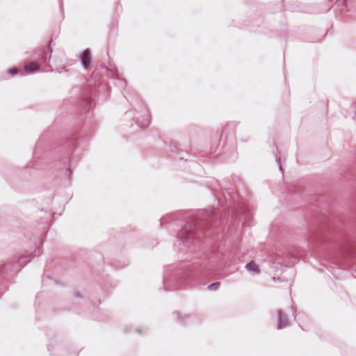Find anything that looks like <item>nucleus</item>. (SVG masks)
Here are the masks:
<instances>
[{
  "instance_id": "f257e3e1",
  "label": "nucleus",
  "mask_w": 356,
  "mask_h": 356,
  "mask_svg": "<svg viewBox=\"0 0 356 356\" xmlns=\"http://www.w3.org/2000/svg\"><path fill=\"white\" fill-rule=\"evenodd\" d=\"M39 70V65L35 62H30L25 64L24 70L26 73H32Z\"/></svg>"
},
{
  "instance_id": "f03ea898",
  "label": "nucleus",
  "mask_w": 356,
  "mask_h": 356,
  "mask_svg": "<svg viewBox=\"0 0 356 356\" xmlns=\"http://www.w3.org/2000/svg\"><path fill=\"white\" fill-rule=\"evenodd\" d=\"M81 63L86 69H88L90 63L89 50H85L81 56Z\"/></svg>"
},
{
  "instance_id": "7ed1b4c3",
  "label": "nucleus",
  "mask_w": 356,
  "mask_h": 356,
  "mask_svg": "<svg viewBox=\"0 0 356 356\" xmlns=\"http://www.w3.org/2000/svg\"><path fill=\"white\" fill-rule=\"evenodd\" d=\"M246 268L249 271L254 272V273H259V266H258V265L254 261H251L250 262H249L246 265Z\"/></svg>"
},
{
  "instance_id": "20e7f679",
  "label": "nucleus",
  "mask_w": 356,
  "mask_h": 356,
  "mask_svg": "<svg viewBox=\"0 0 356 356\" xmlns=\"http://www.w3.org/2000/svg\"><path fill=\"white\" fill-rule=\"evenodd\" d=\"M279 318H280V325L278 326V328L281 329V328H282L283 327L285 326V324L282 323V321H284L285 319V318L284 316H282V315L281 314H280Z\"/></svg>"
},
{
  "instance_id": "39448f33",
  "label": "nucleus",
  "mask_w": 356,
  "mask_h": 356,
  "mask_svg": "<svg viewBox=\"0 0 356 356\" xmlns=\"http://www.w3.org/2000/svg\"><path fill=\"white\" fill-rule=\"evenodd\" d=\"M8 73L11 75H15L18 73V71L16 68L13 67L8 70Z\"/></svg>"
},
{
  "instance_id": "423d86ee",
  "label": "nucleus",
  "mask_w": 356,
  "mask_h": 356,
  "mask_svg": "<svg viewBox=\"0 0 356 356\" xmlns=\"http://www.w3.org/2000/svg\"><path fill=\"white\" fill-rule=\"evenodd\" d=\"M220 284L218 282L213 283L209 285V289L211 290L216 289L219 286Z\"/></svg>"
}]
</instances>
